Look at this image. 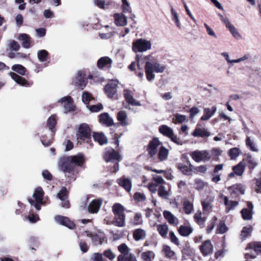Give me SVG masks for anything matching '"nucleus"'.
<instances>
[{
    "instance_id": "f257e3e1",
    "label": "nucleus",
    "mask_w": 261,
    "mask_h": 261,
    "mask_svg": "<svg viewBox=\"0 0 261 261\" xmlns=\"http://www.w3.org/2000/svg\"><path fill=\"white\" fill-rule=\"evenodd\" d=\"M85 162L84 155L82 153H78L74 156L61 158L59 161L58 165L63 172L70 174L73 170L72 164L82 166Z\"/></svg>"
},
{
    "instance_id": "f03ea898",
    "label": "nucleus",
    "mask_w": 261,
    "mask_h": 261,
    "mask_svg": "<svg viewBox=\"0 0 261 261\" xmlns=\"http://www.w3.org/2000/svg\"><path fill=\"white\" fill-rule=\"evenodd\" d=\"M165 69V66L161 65L157 62H146L145 66V70L147 80L148 81H152L154 79L155 75L153 74V72L162 73Z\"/></svg>"
},
{
    "instance_id": "7ed1b4c3",
    "label": "nucleus",
    "mask_w": 261,
    "mask_h": 261,
    "mask_svg": "<svg viewBox=\"0 0 261 261\" xmlns=\"http://www.w3.org/2000/svg\"><path fill=\"white\" fill-rule=\"evenodd\" d=\"M152 47L151 41L144 38L137 39L132 44V50L135 53H144L150 50Z\"/></svg>"
},
{
    "instance_id": "20e7f679",
    "label": "nucleus",
    "mask_w": 261,
    "mask_h": 261,
    "mask_svg": "<svg viewBox=\"0 0 261 261\" xmlns=\"http://www.w3.org/2000/svg\"><path fill=\"white\" fill-rule=\"evenodd\" d=\"M192 159L197 163L206 162L211 159L210 151L207 150H195L190 154Z\"/></svg>"
},
{
    "instance_id": "39448f33",
    "label": "nucleus",
    "mask_w": 261,
    "mask_h": 261,
    "mask_svg": "<svg viewBox=\"0 0 261 261\" xmlns=\"http://www.w3.org/2000/svg\"><path fill=\"white\" fill-rule=\"evenodd\" d=\"M44 192L42 188L39 187L37 188L33 195L34 199H29V203L34 206L37 211H39L41 208V205L43 204L42 198Z\"/></svg>"
},
{
    "instance_id": "423d86ee",
    "label": "nucleus",
    "mask_w": 261,
    "mask_h": 261,
    "mask_svg": "<svg viewBox=\"0 0 261 261\" xmlns=\"http://www.w3.org/2000/svg\"><path fill=\"white\" fill-rule=\"evenodd\" d=\"M77 139L82 140L91 138V130L88 124L83 123L79 128L78 133L76 134Z\"/></svg>"
},
{
    "instance_id": "0eeeda50",
    "label": "nucleus",
    "mask_w": 261,
    "mask_h": 261,
    "mask_svg": "<svg viewBox=\"0 0 261 261\" xmlns=\"http://www.w3.org/2000/svg\"><path fill=\"white\" fill-rule=\"evenodd\" d=\"M228 190L231 197L235 198L245 193V187L241 184H237L229 187Z\"/></svg>"
},
{
    "instance_id": "6e6552de",
    "label": "nucleus",
    "mask_w": 261,
    "mask_h": 261,
    "mask_svg": "<svg viewBox=\"0 0 261 261\" xmlns=\"http://www.w3.org/2000/svg\"><path fill=\"white\" fill-rule=\"evenodd\" d=\"M118 81L113 80L107 84L105 87V92L109 98H114L117 94Z\"/></svg>"
},
{
    "instance_id": "1a4fd4ad",
    "label": "nucleus",
    "mask_w": 261,
    "mask_h": 261,
    "mask_svg": "<svg viewBox=\"0 0 261 261\" xmlns=\"http://www.w3.org/2000/svg\"><path fill=\"white\" fill-rule=\"evenodd\" d=\"M74 86L79 89H83L87 84V80L84 71H79L74 81Z\"/></svg>"
},
{
    "instance_id": "9d476101",
    "label": "nucleus",
    "mask_w": 261,
    "mask_h": 261,
    "mask_svg": "<svg viewBox=\"0 0 261 261\" xmlns=\"http://www.w3.org/2000/svg\"><path fill=\"white\" fill-rule=\"evenodd\" d=\"M104 158L107 162L115 161L120 162L122 160L121 156L118 152L113 149H110L108 150L105 154Z\"/></svg>"
},
{
    "instance_id": "9b49d317",
    "label": "nucleus",
    "mask_w": 261,
    "mask_h": 261,
    "mask_svg": "<svg viewBox=\"0 0 261 261\" xmlns=\"http://www.w3.org/2000/svg\"><path fill=\"white\" fill-rule=\"evenodd\" d=\"M58 102L63 104L64 113H65L74 110V106L73 105L72 99L70 96L64 97L59 99Z\"/></svg>"
},
{
    "instance_id": "f8f14e48",
    "label": "nucleus",
    "mask_w": 261,
    "mask_h": 261,
    "mask_svg": "<svg viewBox=\"0 0 261 261\" xmlns=\"http://www.w3.org/2000/svg\"><path fill=\"white\" fill-rule=\"evenodd\" d=\"M11 78L18 84L25 87H30L33 85L32 82L27 81L25 78L17 74L14 72L9 73Z\"/></svg>"
},
{
    "instance_id": "ddd939ff",
    "label": "nucleus",
    "mask_w": 261,
    "mask_h": 261,
    "mask_svg": "<svg viewBox=\"0 0 261 261\" xmlns=\"http://www.w3.org/2000/svg\"><path fill=\"white\" fill-rule=\"evenodd\" d=\"M161 144V142L157 138H154L149 142L147 150L151 157L156 154L158 148Z\"/></svg>"
},
{
    "instance_id": "4468645a",
    "label": "nucleus",
    "mask_w": 261,
    "mask_h": 261,
    "mask_svg": "<svg viewBox=\"0 0 261 261\" xmlns=\"http://www.w3.org/2000/svg\"><path fill=\"white\" fill-rule=\"evenodd\" d=\"M123 94L127 103L133 106H141V103L136 100L133 96L132 91L129 89H125L123 90Z\"/></svg>"
},
{
    "instance_id": "2eb2a0df",
    "label": "nucleus",
    "mask_w": 261,
    "mask_h": 261,
    "mask_svg": "<svg viewBox=\"0 0 261 261\" xmlns=\"http://www.w3.org/2000/svg\"><path fill=\"white\" fill-rule=\"evenodd\" d=\"M68 191L65 187H62L57 197L62 201L61 206L64 208H68L69 206V202L67 200Z\"/></svg>"
},
{
    "instance_id": "dca6fc26",
    "label": "nucleus",
    "mask_w": 261,
    "mask_h": 261,
    "mask_svg": "<svg viewBox=\"0 0 261 261\" xmlns=\"http://www.w3.org/2000/svg\"><path fill=\"white\" fill-rule=\"evenodd\" d=\"M220 197L223 199L226 213H228L230 211L233 210L239 204L238 201L229 200L227 196H224L223 194L220 195Z\"/></svg>"
},
{
    "instance_id": "f3484780",
    "label": "nucleus",
    "mask_w": 261,
    "mask_h": 261,
    "mask_svg": "<svg viewBox=\"0 0 261 261\" xmlns=\"http://www.w3.org/2000/svg\"><path fill=\"white\" fill-rule=\"evenodd\" d=\"M102 201L100 199L93 200L88 206V212L92 214L97 213L102 204Z\"/></svg>"
},
{
    "instance_id": "a211bd4d",
    "label": "nucleus",
    "mask_w": 261,
    "mask_h": 261,
    "mask_svg": "<svg viewBox=\"0 0 261 261\" xmlns=\"http://www.w3.org/2000/svg\"><path fill=\"white\" fill-rule=\"evenodd\" d=\"M200 250L203 256H207L212 253L213 246L210 240L203 242L200 246Z\"/></svg>"
},
{
    "instance_id": "6ab92c4d",
    "label": "nucleus",
    "mask_w": 261,
    "mask_h": 261,
    "mask_svg": "<svg viewBox=\"0 0 261 261\" xmlns=\"http://www.w3.org/2000/svg\"><path fill=\"white\" fill-rule=\"evenodd\" d=\"M55 220L56 222L60 224L66 226L71 229L75 226L74 223L70 221L67 217L62 216H57L55 217Z\"/></svg>"
},
{
    "instance_id": "aec40b11",
    "label": "nucleus",
    "mask_w": 261,
    "mask_h": 261,
    "mask_svg": "<svg viewBox=\"0 0 261 261\" xmlns=\"http://www.w3.org/2000/svg\"><path fill=\"white\" fill-rule=\"evenodd\" d=\"M118 185L124 188L127 192H130L132 187V183L130 178L124 176L117 179Z\"/></svg>"
},
{
    "instance_id": "412c9836",
    "label": "nucleus",
    "mask_w": 261,
    "mask_h": 261,
    "mask_svg": "<svg viewBox=\"0 0 261 261\" xmlns=\"http://www.w3.org/2000/svg\"><path fill=\"white\" fill-rule=\"evenodd\" d=\"M213 197H207L205 199L201 202L202 210L204 213H210L212 211L213 207Z\"/></svg>"
},
{
    "instance_id": "4be33fe9",
    "label": "nucleus",
    "mask_w": 261,
    "mask_h": 261,
    "mask_svg": "<svg viewBox=\"0 0 261 261\" xmlns=\"http://www.w3.org/2000/svg\"><path fill=\"white\" fill-rule=\"evenodd\" d=\"M163 216L165 219L171 225H177L178 224V219L174 215H173L170 212L168 211H165L163 212Z\"/></svg>"
},
{
    "instance_id": "5701e85b",
    "label": "nucleus",
    "mask_w": 261,
    "mask_h": 261,
    "mask_svg": "<svg viewBox=\"0 0 261 261\" xmlns=\"http://www.w3.org/2000/svg\"><path fill=\"white\" fill-rule=\"evenodd\" d=\"M217 111V108L215 106H214L212 108V110L209 108H204V114L201 117V120L203 121H205L208 120L211 117H212L216 113Z\"/></svg>"
},
{
    "instance_id": "b1692460",
    "label": "nucleus",
    "mask_w": 261,
    "mask_h": 261,
    "mask_svg": "<svg viewBox=\"0 0 261 261\" xmlns=\"http://www.w3.org/2000/svg\"><path fill=\"white\" fill-rule=\"evenodd\" d=\"M115 23L117 26H124L127 24L126 17L122 14H115Z\"/></svg>"
},
{
    "instance_id": "393cba45",
    "label": "nucleus",
    "mask_w": 261,
    "mask_h": 261,
    "mask_svg": "<svg viewBox=\"0 0 261 261\" xmlns=\"http://www.w3.org/2000/svg\"><path fill=\"white\" fill-rule=\"evenodd\" d=\"M112 62V61L111 59L108 57H103L98 60L97 66L100 69H102L107 66L109 67L111 66Z\"/></svg>"
},
{
    "instance_id": "a878e982",
    "label": "nucleus",
    "mask_w": 261,
    "mask_h": 261,
    "mask_svg": "<svg viewBox=\"0 0 261 261\" xmlns=\"http://www.w3.org/2000/svg\"><path fill=\"white\" fill-rule=\"evenodd\" d=\"M192 227L190 225H181L178 229L179 233L183 237L189 236L193 231Z\"/></svg>"
},
{
    "instance_id": "bb28decb",
    "label": "nucleus",
    "mask_w": 261,
    "mask_h": 261,
    "mask_svg": "<svg viewBox=\"0 0 261 261\" xmlns=\"http://www.w3.org/2000/svg\"><path fill=\"white\" fill-rule=\"evenodd\" d=\"M93 138L95 142H98L100 145L107 144L108 139L102 133H94L93 134Z\"/></svg>"
},
{
    "instance_id": "cd10ccee",
    "label": "nucleus",
    "mask_w": 261,
    "mask_h": 261,
    "mask_svg": "<svg viewBox=\"0 0 261 261\" xmlns=\"http://www.w3.org/2000/svg\"><path fill=\"white\" fill-rule=\"evenodd\" d=\"M18 39L21 41L22 46L25 48H29L30 47V37L26 34H21L19 35Z\"/></svg>"
},
{
    "instance_id": "c85d7f7f",
    "label": "nucleus",
    "mask_w": 261,
    "mask_h": 261,
    "mask_svg": "<svg viewBox=\"0 0 261 261\" xmlns=\"http://www.w3.org/2000/svg\"><path fill=\"white\" fill-rule=\"evenodd\" d=\"M246 165L243 162H240L238 164L232 167V170L237 176H242L245 169Z\"/></svg>"
},
{
    "instance_id": "c756f323",
    "label": "nucleus",
    "mask_w": 261,
    "mask_h": 261,
    "mask_svg": "<svg viewBox=\"0 0 261 261\" xmlns=\"http://www.w3.org/2000/svg\"><path fill=\"white\" fill-rule=\"evenodd\" d=\"M99 121L101 123L107 126H111L113 124V119L109 116L107 113L100 115Z\"/></svg>"
},
{
    "instance_id": "7c9ffc66",
    "label": "nucleus",
    "mask_w": 261,
    "mask_h": 261,
    "mask_svg": "<svg viewBox=\"0 0 261 261\" xmlns=\"http://www.w3.org/2000/svg\"><path fill=\"white\" fill-rule=\"evenodd\" d=\"M169 150L163 146H161L159 149L158 156L160 161L162 162L166 160L169 155Z\"/></svg>"
},
{
    "instance_id": "2f4dec72",
    "label": "nucleus",
    "mask_w": 261,
    "mask_h": 261,
    "mask_svg": "<svg viewBox=\"0 0 261 261\" xmlns=\"http://www.w3.org/2000/svg\"><path fill=\"white\" fill-rule=\"evenodd\" d=\"M127 114L124 111H121L117 114V119L122 126H126L128 125L127 121Z\"/></svg>"
},
{
    "instance_id": "473e14b6",
    "label": "nucleus",
    "mask_w": 261,
    "mask_h": 261,
    "mask_svg": "<svg viewBox=\"0 0 261 261\" xmlns=\"http://www.w3.org/2000/svg\"><path fill=\"white\" fill-rule=\"evenodd\" d=\"M242 162L251 169H254L257 165L254 158L251 155H248L244 158Z\"/></svg>"
},
{
    "instance_id": "72a5a7b5",
    "label": "nucleus",
    "mask_w": 261,
    "mask_h": 261,
    "mask_svg": "<svg viewBox=\"0 0 261 261\" xmlns=\"http://www.w3.org/2000/svg\"><path fill=\"white\" fill-rule=\"evenodd\" d=\"M112 211L114 216L125 215V208L120 203H115L112 206Z\"/></svg>"
},
{
    "instance_id": "f704fd0d",
    "label": "nucleus",
    "mask_w": 261,
    "mask_h": 261,
    "mask_svg": "<svg viewBox=\"0 0 261 261\" xmlns=\"http://www.w3.org/2000/svg\"><path fill=\"white\" fill-rule=\"evenodd\" d=\"M194 188L198 191H202L208 186L207 182L199 178H196L194 180Z\"/></svg>"
},
{
    "instance_id": "c9c22d12",
    "label": "nucleus",
    "mask_w": 261,
    "mask_h": 261,
    "mask_svg": "<svg viewBox=\"0 0 261 261\" xmlns=\"http://www.w3.org/2000/svg\"><path fill=\"white\" fill-rule=\"evenodd\" d=\"M115 218L113 224L118 227H123L125 225V215L114 216Z\"/></svg>"
},
{
    "instance_id": "e433bc0d",
    "label": "nucleus",
    "mask_w": 261,
    "mask_h": 261,
    "mask_svg": "<svg viewBox=\"0 0 261 261\" xmlns=\"http://www.w3.org/2000/svg\"><path fill=\"white\" fill-rule=\"evenodd\" d=\"M193 165L190 164L189 166H186L182 164H179L178 165V168L181 171V172L186 175H191L192 171Z\"/></svg>"
},
{
    "instance_id": "4c0bfd02",
    "label": "nucleus",
    "mask_w": 261,
    "mask_h": 261,
    "mask_svg": "<svg viewBox=\"0 0 261 261\" xmlns=\"http://www.w3.org/2000/svg\"><path fill=\"white\" fill-rule=\"evenodd\" d=\"M56 117V116L55 115L51 116L48 119L47 121V126L53 133H55L56 130L55 128V126L57 123Z\"/></svg>"
},
{
    "instance_id": "58836bf2",
    "label": "nucleus",
    "mask_w": 261,
    "mask_h": 261,
    "mask_svg": "<svg viewBox=\"0 0 261 261\" xmlns=\"http://www.w3.org/2000/svg\"><path fill=\"white\" fill-rule=\"evenodd\" d=\"M159 131L164 136L168 138L172 136L174 133L173 129L166 125H162L160 126Z\"/></svg>"
},
{
    "instance_id": "ea45409f",
    "label": "nucleus",
    "mask_w": 261,
    "mask_h": 261,
    "mask_svg": "<svg viewBox=\"0 0 261 261\" xmlns=\"http://www.w3.org/2000/svg\"><path fill=\"white\" fill-rule=\"evenodd\" d=\"M222 152V150L219 147H214L212 148L210 152L211 159L217 161H218L219 156L221 155Z\"/></svg>"
},
{
    "instance_id": "a19ab883",
    "label": "nucleus",
    "mask_w": 261,
    "mask_h": 261,
    "mask_svg": "<svg viewBox=\"0 0 261 261\" xmlns=\"http://www.w3.org/2000/svg\"><path fill=\"white\" fill-rule=\"evenodd\" d=\"M157 230L161 236L165 238L168 232V226L166 224H159L157 225Z\"/></svg>"
},
{
    "instance_id": "79ce46f5",
    "label": "nucleus",
    "mask_w": 261,
    "mask_h": 261,
    "mask_svg": "<svg viewBox=\"0 0 261 261\" xmlns=\"http://www.w3.org/2000/svg\"><path fill=\"white\" fill-rule=\"evenodd\" d=\"M133 236L136 241H139L145 238L146 232L144 229H137L134 231Z\"/></svg>"
},
{
    "instance_id": "37998d69",
    "label": "nucleus",
    "mask_w": 261,
    "mask_h": 261,
    "mask_svg": "<svg viewBox=\"0 0 261 261\" xmlns=\"http://www.w3.org/2000/svg\"><path fill=\"white\" fill-rule=\"evenodd\" d=\"M194 218L195 222L200 226L203 225L206 221V218L202 216V213L200 211H198L195 214Z\"/></svg>"
},
{
    "instance_id": "c03bdc74",
    "label": "nucleus",
    "mask_w": 261,
    "mask_h": 261,
    "mask_svg": "<svg viewBox=\"0 0 261 261\" xmlns=\"http://www.w3.org/2000/svg\"><path fill=\"white\" fill-rule=\"evenodd\" d=\"M210 134L205 129L196 128L192 134L194 137H207Z\"/></svg>"
},
{
    "instance_id": "a18cd8bd",
    "label": "nucleus",
    "mask_w": 261,
    "mask_h": 261,
    "mask_svg": "<svg viewBox=\"0 0 261 261\" xmlns=\"http://www.w3.org/2000/svg\"><path fill=\"white\" fill-rule=\"evenodd\" d=\"M184 210L187 215L192 214L194 212V206L193 203L189 200L184 202Z\"/></svg>"
},
{
    "instance_id": "49530a36",
    "label": "nucleus",
    "mask_w": 261,
    "mask_h": 261,
    "mask_svg": "<svg viewBox=\"0 0 261 261\" xmlns=\"http://www.w3.org/2000/svg\"><path fill=\"white\" fill-rule=\"evenodd\" d=\"M248 249H253L257 253L261 252V242H252L248 244V247L246 248Z\"/></svg>"
},
{
    "instance_id": "de8ad7c7",
    "label": "nucleus",
    "mask_w": 261,
    "mask_h": 261,
    "mask_svg": "<svg viewBox=\"0 0 261 261\" xmlns=\"http://www.w3.org/2000/svg\"><path fill=\"white\" fill-rule=\"evenodd\" d=\"M241 153V150L238 147L232 148L228 151V154L232 160L236 159Z\"/></svg>"
},
{
    "instance_id": "09e8293b",
    "label": "nucleus",
    "mask_w": 261,
    "mask_h": 261,
    "mask_svg": "<svg viewBox=\"0 0 261 261\" xmlns=\"http://www.w3.org/2000/svg\"><path fill=\"white\" fill-rule=\"evenodd\" d=\"M86 233L88 237L91 238L94 245H97L102 243L103 240L98 235L92 234L88 231H86Z\"/></svg>"
},
{
    "instance_id": "8fccbe9b",
    "label": "nucleus",
    "mask_w": 261,
    "mask_h": 261,
    "mask_svg": "<svg viewBox=\"0 0 261 261\" xmlns=\"http://www.w3.org/2000/svg\"><path fill=\"white\" fill-rule=\"evenodd\" d=\"M48 53L44 49L39 50L37 53V57L40 62H43L47 61Z\"/></svg>"
},
{
    "instance_id": "3c124183",
    "label": "nucleus",
    "mask_w": 261,
    "mask_h": 261,
    "mask_svg": "<svg viewBox=\"0 0 261 261\" xmlns=\"http://www.w3.org/2000/svg\"><path fill=\"white\" fill-rule=\"evenodd\" d=\"M253 230L252 226L251 225L244 227L241 231V236L245 239L249 236Z\"/></svg>"
},
{
    "instance_id": "603ef678",
    "label": "nucleus",
    "mask_w": 261,
    "mask_h": 261,
    "mask_svg": "<svg viewBox=\"0 0 261 261\" xmlns=\"http://www.w3.org/2000/svg\"><path fill=\"white\" fill-rule=\"evenodd\" d=\"M142 223V215L140 213L135 214L134 218L130 221V223L135 226L141 225Z\"/></svg>"
},
{
    "instance_id": "864d4df0",
    "label": "nucleus",
    "mask_w": 261,
    "mask_h": 261,
    "mask_svg": "<svg viewBox=\"0 0 261 261\" xmlns=\"http://www.w3.org/2000/svg\"><path fill=\"white\" fill-rule=\"evenodd\" d=\"M12 69L22 75H24L27 71L26 68L20 64L13 65L12 67Z\"/></svg>"
},
{
    "instance_id": "5fc2aeb1",
    "label": "nucleus",
    "mask_w": 261,
    "mask_h": 261,
    "mask_svg": "<svg viewBox=\"0 0 261 261\" xmlns=\"http://www.w3.org/2000/svg\"><path fill=\"white\" fill-rule=\"evenodd\" d=\"M154 253L152 251L144 252L141 254V257L145 261H151L154 257Z\"/></svg>"
},
{
    "instance_id": "6e6d98bb",
    "label": "nucleus",
    "mask_w": 261,
    "mask_h": 261,
    "mask_svg": "<svg viewBox=\"0 0 261 261\" xmlns=\"http://www.w3.org/2000/svg\"><path fill=\"white\" fill-rule=\"evenodd\" d=\"M126 255H119L118 256V261H137L134 255L130 254L128 256Z\"/></svg>"
},
{
    "instance_id": "4d7b16f0",
    "label": "nucleus",
    "mask_w": 261,
    "mask_h": 261,
    "mask_svg": "<svg viewBox=\"0 0 261 261\" xmlns=\"http://www.w3.org/2000/svg\"><path fill=\"white\" fill-rule=\"evenodd\" d=\"M246 145L251 151L254 152L258 151V149L256 148L255 144L254 143L253 141L251 140L250 137L247 136L246 139Z\"/></svg>"
},
{
    "instance_id": "13d9d810",
    "label": "nucleus",
    "mask_w": 261,
    "mask_h": 261,
    "mask_svg": "<svg viewBox=\"0 0 261 261\" xmlns=\"http://www.w3.org/2000/svg\"><path fill=\"white\" fill-rule=\"evenodd\" d=\"M171 14H172V20L175 23L177 27L180 29L181 25H180V23L179 22L177 13L176 12V11L174 9V8L173 7H172L171 9Z\"/></svg>"
},
{
    "instance_id": "bf43d9fd",
    "label": "nucleus",
    "mask_w": 261,
    "mask_h": 261,
    "mask_svg": "<svg viewBox=\"0 0 261 261\" xmlns=\"http://www.w3.org/2000/svg\"><path fill=\"white\" fill-rule=\"evenodd\" d=\"M163 252L166 256L168 258H171L175 255V253L173 251L171 247L168 245H165L163 247Z\"/></svg>"
},
{
    "instance_id": "052dcab7",
    "label": "nucleus",
    "mask_w": 261,
    "mask_h": 261,
    "mask_svg": "<svg viewBox=\"0 0 261 261\" xmlns=\"http://www.w3.org/2000/svg\"><path fill=\"white\" fill-rule=\"evenodd\" d=\"M242 216L244 220H250L252 219V213L247 208H243L241 212Z\"/></svg>"
},
{
    "instance_id": "680f3d73",
    "label": "nucleus",
    "mask_w": 261,
    "mask_h": 261,
    "mask_svg": "<svg viewBox=\"0 0 261 261\" xmlns=\"http://www.w3.org/2000/svg\"><path fill=\"white\" fill-rule=\"evenodd\" d=\"M158 195L163 198L167 199L168 196V193L164 186H161L158 189Z\"/></svg>"
},
{
    "instance_id": "e2e57ef3",
    "label": "nucleus",
    "mask_w": 261,
    "mask_h": 261,
    "mask_svg": "<svg viewBox=\"0 0 261 261\" xmlns=\"http://www.w3.org/2000/svg\"><path fill=\"white\" fill-rule=\"evenodd\" d=\"M228 29L230 32L231 34H232V35L233 36V37L235 39L237 40H240L242 38L241 35L233 25L230 27V28H229Z\"/></svg>"
},
{
    "instance_id": "0e129e2a",
    "label": "nucleus",
    "mask_w": 261,
    "mask_h": 261,
    "mask_svg": "<svg viewBox=\"0 0 261 261\" xmlns=\"http://www.w3.org/2000/svg\"><path fill=\"white\" fill-rule=\"evenodd\" d=\"M118 250L123 254L122 255H127L129 252V249L125 244L120 245L118 247Z\"/></svg>"
},
{
    "instance_id": "69168bd1",
    "label": "nucleus",
    "mask_w": 261,
    "mask_h": 261,
    "mask_svg": "<svg viewBox=\"0 0 261 261\" xmlns=\"http://www.w3.org/2000/svg\"><path fill=\"white\" fill-rule=\"evenodd\" d=\"M227 230V228L225 224L222 222H220L218 226V228H217V233L223 234L225 233Z\"/></svg>"
},
{
    "instance_id": "338daca9",
    "label": "nucleus",
    "mask_w": 261,
    "mask_h": 261,
    "mask_svg": "<svg viewBox=\"0 0 261 261\" xmlns=\"http://www.w3.org/2000/svg\"><path fill=\"white\" fill-rule=\"evenodd\" d=\"M175 120L173 119L174 123H182L184 122L186 119V116L185 115L176 114L175 115Z\"/></svg>"
},
{
    "instance_id": "774afa93",
    "label": "nucleus",
    "mask_w": 261,
    "mask_h": 261,
    "mask_svg": "<svg viewBox=\"0 0 261 261\" xmlns=\"http://www.w3.org/2000/svg\"><path fill=\"white\" fill-rule=\"evenodd\" d=\"M103 255L110 260L114 259L116 256L115 253L110 249L105 250L103 252Z\"/></svg>"
}]
</instances>
